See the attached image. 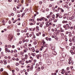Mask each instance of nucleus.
<instances>
[{
	"label": "nucleus",
	"mask_w": 75,
	"mask_h": 75,
	"mask_svg": "<svg viewBox=\"0 0 75 75\" xmlns=\"http://www.w3.org/2000/svg\"><path fill=\"white\" fill-rule=\"evenodd\" d=\"M63 27L64 28H65L66 30H67L68 29V27H69V25L68 24L64 25H63Z\"/></svg>",
	"instance_id": "nucleus-1"
},
{
	"label": "nucleus",
	"mask_w": 75,
	"mask_h": 75,
	"mask_svg": "<svg viewBox=\"0 0 75 75\" xmlns=\"http://www.w3.org/2000/svg\"><path fill=\"white\" fill-rule=\"evenodd\" d=\"M5 52H10V50H8L7 48H5Z\"/></svg>",
	"instance_id": "nucleus-2"
},
{
	"label": "nucleus",
	"mask_w": 75,
	"mask_h": 75,
	"mask_svg": "<svg viewBox=\"0 0 75 75\" xmlns=\"http://www.w3.org/2000/svg\"><path fill=\"white\" fill-rule=\"evenodd\" d=\"M60 58L61 61H64L65 60V58L64 57H61Z\"/></svg>",
	"instance_id": "nucleus-3"
},
{
	"label": "nucleus",
	"mask_w": 75,
	"mask_h": 75,
	"mask_svg": "<svg viewBox=\"0 0 75 75\" xmlns=\"http://www.w3.org/2000/svg\"><path fill=\"white\" fill-rule=\"evenodd\" d=\"M48 57V54H44L43 55V57H45L47 58V57Z\"/></svg>",
	"instance_id": "nucleus-4"
},
{
	"label": "nucleus",
	"mask_w": 75,
	"mask_h": 75,
	"mask_svg": "<svg viewBox=\"0 0 75 75\" xmlns=\"http://www.w3.org/2000/svg\"><path fill=\"white\" fill-rule=\"evenodd\" d=\"M52 54H53V55H57V52L55 51H53L52 52Z\"/></svg>",
	"instance_id": "nucleus-5"
},
{
	"label": "nucleus",
	"mask_w": 75,
	"mask_h": 75,
	"mask_svg": "<svg viewBox=\"0 0 75 75\" xmlns=\"http://www.w3.org/2000/svg\"><path fill=\"white\" fill-rule=\"evenodd\" d=\"M73 17H74V16H72L71 17H70L69 19L70 20H72V19H73Z\"/></svg>",
	"instance_id": "nucleus-6"
},
{
	"label": "nucleus",
	"mask_w": 75,
	"mask_h": 75,
	"mask_svg": "<svg viewBox=\"0 0 75 75\" xmlns=\"http://www.w3.org/2000/svg\"><path fill=\"white\" fill-rule=\"evenodd\" d=\"M25 59H26L27 58V57H28V56L27 55V54H25Z\"/></svg>",
	"instance_id": "nucleus-7"
},
{
	"label": "nucleus",
	"mask_w": 75,
	"mask_h": 75,
	"mask_svg": "<svg viewBox=\"0 0 75 75\" xmlns=\"http://www.w3.org/2000/svg\"><path fill=\"white\" fill-rule=\"evenodd\" d=\"M42 42L43 44H45V42L44 41V40H42Z\"/></svg>",
	"instance_id": "nucleus-8"
},
{
	"label": "nucleus",
	"mask_w": 75,
	"mask_h": 75,
	"mask_svg": "<svg viewBox=\"0 0 75 75\" xmlns=\"http://www.w3.org/2000/svg\"><path fill=\"white\" fill-rule=\"evenodd\" d=\"M35 52L36 53H38V52H40V51L38 50L37 49L36 50Z\"/></svg>",
	"instance_id": "nucleus-9"
},
{
	"label": "nucleus",
	"mask_w": 75,
	"mask_h": 75,
	"mask_svg": "<svg viewBox=\"0 0 75 75\" xmlns=\"http://www.w3.org/2000/svg\"><path fill=\"white\" fill-rule=\"evenodd\" d=\"M43 47H47V46L46 45H45V43H43Z\"/></svg>",
	"instance_id": "nucleus-10"
},
{
	"label": "nucleus",
	"mask_w": 75,
	"mask_h": 75,
	"mask_svg": "<svg viewBox=\"0 0 75 75\" xmlns=\"http://www.w3.org/2000/svg\"><path fill=\"white\" fill-rule=\"evenodd\" d=\"M4 69L3 68H1V69H0V71L1 72H3V71Z\"/></svg>",
	"instance_id": "nucleus-11"
},
{
	"label": "nucleus",
	"mask_w": 75,
	"mask_h": 75,
	"mask_svg": "<svg viewBox=\"0 0 75 75\" xmlns=\"http://www.w3.org/2000/svg\"><path fill=\"white\" fill-rule=\"evenodd\" d=\"M48 39H49L48 37H46L45 38V39L48 41Z\"/></svg>",
	"instance_id": "nucleus-12"
},
{
	"label": "nucleus",
	"mask_w": 75,
	"mask_h": 75,
	"mask_svg": "<svg viewBox=\"0 0 75 75\" xmlns=\"http://www.w3.org/2000/svg\"><path fill=\"white\" fill-rule=\"evenodd\" d=\"M20 55H23L24 54V52H21L20 53Z\"/></svg>",
	"instance_id": "nucleus-13"
},
{
	"label": "nucleus",
	"mask_w": 75,
	"mask_h": 75,
	"mask_svg": "<svg viewBox=\"0 0 75 75\" xmlns=\"http://www.w3.org/2000/svg\"><path fill=\"white\" fill-rule=\"evenodd\" d=\"M38 70L39 71H40L41 70V69L40 68V67H38Z\"/></svg>",
	"instance_id": "nucleus-14"
},
{
	"label": "nucleus",
	"mask_w": 75,
	"mask_h": 75,
	"mask_svg": "<svg viewBox=\"0 0 75 75\" xmlns=\"http://www.w3.org/2000/svg\"><path fill=\"white\" fill-rule=\"evenodd\" d=\"M41 19H42V20H43L45 19V18L44 17H42L41 18Z\"/></svg>",
	"instance_id": "nucleus-15"
},
{
	"label": "nucleus",
	"mask_w": 75,
	"mask_h": 75,
	"mask_svg": "<svg viewBox=\"0 0 75 75\" xmlns=\"http://www.w3.org/2000/svg\"><path fill=\"white\" fill-rule=\"evenodd\" d=\"M11 16H14V13H11Z\"/></svg>",
	"instance_id": "nucleus-16"
},
{
	"label": "nucleus",
	"mask_w": 75,
	"mask_h": 75,
	"mask_svg": "<svg viewBox=\"0 0 75 75\" xmlns=\"http://www.w3.org/2000/svg\"><path fill=\"white\" fill-rule=\"evenodd\" d=\"M19 65V63H17L16 64V66H18V65Z\"/></svg>",
	"instance_id": "nucleus-17"
},
{
	"label": "nucleus",
	"mask_w": 75,
	"mask_h": 75,
	"mask_svg": "<svg viewBox=\"0 0 75 75\" xmlns=\"http://www.w3.org/2000/svg\"><path fill=\"white\" fill-rule=\"evenodd\" d=\"M42 1H39V4H40L41 5V4H42Z\"/></svg>",
	"instance_id": "nucleus-18"
},
{
	"label": "nucleus",
	"mask_w": 75,
	"mask_h": 75,
	"mask_svg": "<svg viewBox=\"0 0 75 75\" xmlns=\"http://www.w3.org/2000/svg\"><path fill=\"white\" fill-rule=\"evenodd\" d=\"M18 6H19V7H20V6H21V4H18Z\"/></svg>",
	"instance_id": "nucleus-19"
},
{
	"label": "nucleus",
	"mask_w": 75,
	"mask_h": 75,
	"mask_svg": "<svg viewBox=\"0 0 75 75\" xmlns=\"http://www.w3.org/2000/svg\"><path fill=\"white\" fill-rule=\"evenodd\" d=\"M39 26L40 27H42V24H40Z\"/></svg>",
	"instance_id": "nucleus-20"
},
{
	"label": "nucleus",
	"mask_w": 75,
	"mask_h": 75,
	"mask_svg": "<svg viewBox=\"0 0 75 75\" xmlns=\"http://www.w3.org/2000/svg\"><path fill=\"white\" fill-rule=\"evenodd\" d=\"M0 63H1V64H3V60H0Z\"/></svg>",
	"instance_id": "nucleus-21"
},
{
	"label": "nucleus",
	"mask_w": 75,
	"mask_h": 75,
	"mask_svg": "<svg viewBox=\"0 0 75 75\" xmlns=\"http://www.w3.org/2000/svg\"><path fill=\"white\" fill-rule=\"evenodd\" d=\"M57 19L54 20V23H56V22H57Z\"/></svg>",
	"instance_id": "nucleus-22"
},
{
	"label": "nucleus",
	"mask_w": 75,
	"mask_h": 75,
	"mask_svg": "<svg viewBox=\"0 0 75 75\" xmlns=\"http://www.w3.org/2000/svg\"><path fill=\"white\" fill-rule=\"evenodd\" d=\"M64 7H68V5L65 4L64 6Z\"/></svg>",
	"instance_id": "nucleus-23"
},
{
	"label": "nucleus",
	"mask_w": 75,
	"mask_h": 75,
	"mask_svg": "<svg viewBox=\"0 0 75 75\" xmlns=\"http://www.w3.org/2000/svg\"><path fill=\"white\" fill-rule=\"evenodd\" d=\"M36 28L38 30V29L39 28V27L38 26H37L36 27Z\"/></svg>",
	"instance_id": "nucleus-24"
},
{
	"label": "nucleus",
	"mask_w": 75,
	"mask_h": 75,
	"mask_svg": "<svg viewBox=\"0 0 75 75\" xmlns=\"http://www.w3.org/2000/svg\"><path fill=\"white\" fill-rule=\"evenodd\" d=\"M61 35L62 36V37L64 36V34L63 33H62L61 34Z\"/></svg>",
	"instance_id": "nucleus-25"
},
{
	"label": "nucleus",
	"mask_w": 75,
	"mask_h": 75,
	"mask_svg": "<svg viewBox=\"0 0 75 75\" xmlns=\"http://www.w3.org/2000/svg\"><path fill=\"white\" fill-rule=\"evenodd\" d=\"M66 48L67 50H68V49H69V46H66Z\"/></svg>",
	"instance_id": "nucleus-26"
},
{
	"label": "nucleus",
	"mask_w": 75,
	"mask_h": 75,
	"mask_svg": "<svg viewBox=\"0 0 75 75\" xmlns=\"http://www.w3.org/2000/svg\"><path fill=\"white\" fill-rule=\"evenodd\" d=\"M41 48L42 49L40 50V51H42V49H43V48H44V47L43 46H42L41 47Z\"/></svg>",
	"instance_id": "nucleus-27"
},
{
	"label": "nucleus",
	"mask_w": 75,
	"mask_h": 75,
	"mask_svg": "<svg viewBox=\"0 0 75 75\" xmlns=\"http://www.w3.org/2000/svg\"><path fill=\"white\" fill-rule=\"evenodd\" d=\"M44 67H41V69L42 70L44 69Z\"/></svg>",
	"instance_id": "nucleus-28"
},
{
	"label": "nucleus",
	"mask_w": 75,
	"mask_h": 75,
	"mask_svg": "<svg viewBox=\"0 0 75 75\" xmlns=\"http://www.w3.org/2000/svg\"><path fill=\"white\" fill-rule=\"evenodd\" d=\"M8 46L9 48H11V46L10 45H9Z\"/></svg>",
	"instance_id": "nucleus-29"
},
{
	"label": "nucleus",
	"mask_w": 75,
	"mask_h": 75,
	"mask_svg": "<svg viewBox=\"0 0 75 75\" xmlns=\"http://www.w3.org/2000/svg\"><path fill=\"white\" fill-rule=\"evenodd\" d=\"M55 40H58V37L55 38H54Z\"/></svg>",
	"instance_id": "nucleus-30"
},
{
	"label": "nucleus",
	"mask_w": 75,
	"mask_h": 75,
	"mask_svg": "<svg viewBox=\"0 0 75 75\" xmlns=\"http://www.w3.org/2000/svg\"><path fill=\"white\" fill-rule=\"evenodd\" d=\"M52 18H54L55 17V15L53 14L52 15Z\"/></svg>",
	"instance_id": "nucleus-31"
},
{
	"label": "nucleus",
	"mask_w": 75,
	"mask_h": 75,
	"mask_svg": "<svg viewBox=\"0 0 75 75\" xmlns=\"http://www.w3.org/2000/svg\"><path fill=\"white\" fill-rule=\"evenodd\" d=\"M16 31L18 33V32H20V30L19 29H17L16 30Z\"/></svg>",
	"instance_id": "nucleus-32"
},
{
	"label": "nucleus",
	"mask_w": 75,
	"mask_h": 75,
	"mask_svg": "<svg viewBox=\"0 0 75 75\" xmlns=\"http://www.w3.org/2000/svg\"><path fill=\"white\" fill-rule=\"evenodd\" d=\"M14 52H15L16 53V52H17V51L16 50H14Z\"/></svg>",
	"instance_id": "nucleus-33"
},
{
	"label": "nucleus",
	"mask_w": 75,
	"mask_h": 75,
	"mask_svg": "<svg viewBox=\"0 0 75 75\" xmlns=\"http://www.w3.org/2000/svg\"><path fill=\"white\" fill-rule=\"evenodd\" d=\"M36 55V54L35 53H33V57H35V56Z\"/></svg>",
	"instance_id": "nucleus-34"
},
{
	"label": "nucleus",
	"mask_w": 75,
	"mask_h": 75,
	"mask_svg": "<svg viewBox=\"0 0 75 75\" xmlns=\"http://www.w3.org/2000/svg\"><path fill=\"white\" fill-rule=\"evenodd\" d=\"M67 70L68 71L69 70V67H68L67 68Z\"/></svg>",
	"instance_id": "nucleus-35"
},
{
	"label": "nucleus",
	"mask_w": 75,
	"mask_h": 75,
	"mask_svg": "<svg viewBox=\"0 0 75 75\" xmlns=\"http://www.w3.org/2000/svg\"><path fill=\"white\" fill-rule=\"evenodd\" d=\"M12 48H15V46H14V45H13L12 46Z\"/></svg>",
	"instance_id": "nucleus-36"
},
{
	"label": "nucleus",
	"mask_w": 75,
	"mask_h": 75,
	"mask_svg": "<svg viewBox=\"0 0 75 75\" xmlns=\"http://www.w3.org/2000/svg\"><path fill=\"white\" fill-rule=\"evenodd\" d=\"M17 16L18 17H20V14H18L17 15Z\"/></svg>",
	"instance_id": "nucleus-37"
},
{
	"label": "nucleus",
	"mask_w": 75,
	"mask_h": 75,
	"mask_svg": "<svg viewBox=\"0 0 75 75\" xmlns=\"http://www.w3.org/2000/svg\"><path fill=\"white\" fill-rule=\"evenodd\" d=\"M19 43L20 44H21V43H22V41H21V40L20 41H19Z\"/></svg>",
	"instance_id": "nucleus-38"
},
{
	"label": "nucleus",
	"mask_w": 75,
	"mask_h": 75,
	"mask_svg": "<svg viewBox=\"0 0 75 75\" xmlns=\"http://www.w3.org/2000/svg\"><path fill=\"white\" fill-rule=\"evenodd\" d=\"M69 45H70V46H72V43H69Z\"/></svg>",
	"instance_id": "nucleus-39"
},
{
	"label": "nucleus",
	"mask_w": 75,
	"mask_h": 75,
	"mask_svg": "<svg viewBox=\"0 0 75 75\" xmlns=\"http://www.w3.org/2000/svg\"><path fill=\"white\" fill-rule=\"evenodd\" d=\"M74 52H73V51H72L71 52V54L72 55H74Z\"/></svg>",
	"instance_id": "nucleus-40"
},
{
	"label": "nucleus",
	"mask_w": 75,
	"mask_h": 75,
	"mask_svg": "<svg viewBox=\"0 0 75 75\" xmlns=\"http://www.w3.org/2000/svg\"><path fill=\"white\" fill-rule=\"evenodd\" d=\"M14 11H16V8H13Z\"/></svg>",
	"instance_id": "nucleus-41"
},
{
	"label": "nucleus",
	"mask_w": 75,
	"mask_h": 75,
	"mask_svg": "<svg viewBox=\"0 0 75 75\" xmlns=\"http://www.w3.org/2000/svg\"><path fill=\"white\" fill-rule=\"evenodd\" d=\"M4 65H6V64H7V62H4Z\"/></svg>",
	"instance_id": "nucleus-42"
},
{
	"label": "nucleus",
	"mask_w": 75,
	"mask_h": 75,
	"mask_svg": "<svg viewBox=\"0 0 75 75\" xmlns=\"http://www.w3.org/2000/svg\"><path fill=\"white\" fill-rule=\"evenodd\" d=\"M51 31H52L54 32V29L52 28L51 29Z\"/></svg>",
	"instance_id": "nucleus-43"
},
{
	"label": "nucleus",
	"mask_w": 75,
	"mask_h": 75,
	"mask_svg": "<svg viewBox=\"0 0 75 75\" xmlns=\"http://www.w3.org/2000/svg\"><path fill=\"white\" fill-rule=\"evenodd\" d=\"M16 71H19V69H18V68H16Z\"/></svg>",
	"instance_id": "nucleus-44"
},
{
	"label": "nucleus",
	"mask_w": 75,
	"mask_h": 75,
	"mask_svg": "<svg viewBox=\"0 0 75 75\" xmlns=\"http://www.w3.org/2000/svg\"><path fill=\"white\" fill-rule=\"evenodd\" d=\"M64 31L62 29L60 30V32H64Z\"/></svg>",
	"instance_id": "nucleus-45"
},
{
	"label": "nucleus",
	"mask_w": 75,
	"mask_h": 75,
	"mask_svg": "<svg viewBox=\"0 0 75 75\" xmlns=\"http://www.w3.org/2000/svg\"><path fill=\"white\" fill-rule=\"evenodd\" d=\"M30 25H34L33 23H31L30 24Z\"/></svg>",
	"instance_id": "nucleus-46"
},
{
	"label": "nucleus",
	"mask_w": 75,
	"mask_h": 75,
	"mask_svg": "<svg viewBox=\"0 0 75 75\" xmlns=\"http://www.w3.org/2000/svg\"><path fill=\"white\" fill-rule=\"evenodd\" d=\"M30 59H32V60H33V58L32 57H30Z\"/></svg>",
	"instance_id": "nucleus-47"
},
{
	"label": "nucleus",
	"mask_w": 75,
	"mask_h": 75,
	"mask_svg": "<svg viewBox=\"0 0 75 75\" xmlns=\"http://www.w3.org/2000/svg\"><path fill=\"white\" fill-rule=\"evenodd\" d=\"M12 60H13V61H15V58L13 57L12 59Z\"/></svg>",
	"instance_id": "nucleus-48"
},
{
	"label": "nucleus",
	"mask_w": 75,
	"mask_h": 75,
	"mask_svg": "<svg viewBox=\"0 0 75 75\" xmlns=\"http://www.w3.org/2000/svg\"><path fill=\"white\" fill-rule=\"evenodd\" d=\"M24 31L25 33H26V32H27V29H25L24 30Z\"/></svg>",
	"instance_id": "nucleus-49"
},
{
	"label": "nucleus",
	"mask_w": 75,
	"mask_h": 75,
	"mask_svg": "<svg viewBox=\"0 0 75 75\" xmlns=\"http://www.w3.org/2000/svg\"><path fill=\"white\" fill-rule=\"evenodd\" d=\"M59 17L60 18H62V16H59Z\"/></svg>",
	"instance_id": "nucleus-50"
},
{
	"label": "nucleus",
	"mask_w": 75,
	"mask_h": 75,
	"mask_svg": "<svg viewBox=\"0 0 75 75\" xmlns=\"http://www.w3.org/2000/svg\"><path fill=\"white\" fill-rule=\"evenodd\" d=\"M15 57H17V54L16 53L15 54Z\"/></svg>",
	"instance_id": "nucleus-51"
},
{
	"label": "nucleus",
	"mask_w": 75,
	"mask_h": 75,
	"mask_svg": "<svg viewBox=\"0 0 75 75\" xmlns=\"http://www.w3.org/2000/svg\"><path fill=\"white\" fill-rule=\"evenodd\" d=\"M25 74L26 75H28V73H27V72H25Z\"/></svg>",
	"instance_id": "nucleus-52"
},
{
	"label": "nucleus",
	"mask_w": 75,
	"mask_h": 75,
	"mask_svg": "<svg viewBox=\"0 0 75 75\" xmlns=\"http://www.w3.org/2000/svg\"><path fill=\"white\" fill-rule=\"evenodd\" d=\"M65 41H67L68 39H67V38H65Z\"/></svg>",
	"instance_id": "nucleus-53"
},
{
	"label": "nucleus",
	"mask_w": 75,
	"mask_h": 75,
	"mask_svg": "<svg viewBox=\"0 0 75 75\" xmlns=\"http://www.w3.org/2000/svg\"><path fill=\"white\" fill-rule=\"evenodd\" d=\"M3 61L4 62H7V61L6 60H4Z\"/></svg>",
	"instance_id": "nucleus-54"
},
{
	"label": "nucleus",
	"mask_w": 75,
	"mask_h": 75,
	"mask_svg": "<svg viewBox=\"0 0 75 75\" xmlns=\"http://www.w3.org/2000/svg\"><path fill=\"white\" fill-rule=\"evenodd\" d=\"M11 21H8V23H9V24H11Z\"/></svg>",
	"instance_id": "nucleus-55"
},
{
	"label": "nucleus",
	"mask_w": 75,
	"mask_h": 75,
	"mask_svg": "<svg viewBox=\"0 0 75 75\" xmlns=\"http://www.w3.org/2000/svg\"><path fill=\"white\" fill-rule=\"evenodd\" d=\"M49 41H51L52 39L51 38H49Z\"/></svg>",
	"instance_id": "nucleus-56"
},
{
	"label": "nucleus",
	"mask_w": 75,
	"mask_h": 75,
	"mask_svg": "<svg viewBox=\"0 0 75 75\" xmlns=\"http://www.w3.org/2000/svg\"><path fill=\"white\" fill-rule=\"evenodd\" d=\"M52 10H55V8H54V7L52 8Z\"/></svg>",
	"instance_id": "nucleus-57"
},
{
	"label": "nucleus",
	"mask_w": 75,
	"mask_h": 75,
	"mask_svg": "<svg viewBox=\"0 0 75 75\" xmlns=\"http://www.w3.org/2000/svg\"><path fill=\"white\" fill-rule=\"evenodd\" d=\"M13 52H14V51H13V50H12L11 51V53H13Z\"/></svg>",
	"instance_id": "nucleus-58"
},
{
	"label": "nucleus",
	"mask_w": 75,
	"mask_h": 75,
	"mask_svg": "<svg viewBox=\"0 0 75 75\" xmlns=\"http://www.w3.org/2000/svg\"><path fill=\"white\" fill-rule=\"evenodd\" d=\"M46 17H47V18H50V16H47Z\"/></svg>",
	"instance_id": "nucleus-59"
},
{
	"label": "nucleus",
	"mask_w": 75,
	"mask_h": 75,
	"mask_svg": "<svg viewBox=\"0 0 75 75\" xmlns=\"http://www.w3.org/2000/svg\"><path fill=\"white\" fill-rule=\"evenodd\" d=\"M36 35L37 36H39V35H40V34H39L38 33H36Z\"/></svg>",
	"instance_id": "nucleus-60"
},
{
	"label": "nucleus",
	"mask_w": 75,
	"mask_h": 75,
	"mask_svg": "<svg viewBox=\"0 0 75 75\" xmlns=\"http://www.w3.org/2000/svg\"><path fill=\"white\" fill-rule=\"evenodd\" d=\"M31 0H29L28 1V3H31Z\"/></svg>",
	"instance_id": "nucleus-61"
},
{
	"label": "nucleus",
	"mask_w": 75,
	"mask_h": 75,
	"mask_svg": "<svg viewBox=\"0 0 75 75\" xmlns=\"http://www.w3.org/2000/svg\"><path fill=\"white\" fill-rule=\"evenodd\" d=\"M34 62H37V60H36V59H35L34 60Z\"/></svg>",
	"instance_id": "nucleus-62"
},
{
	"label": "nucleus",
	"mask_w": 75,
	"mask_h": 75,
	"mask_svg": "<svg viewBox=\"0 0 75 75\" xmlns=\"http://www.w3.org/2000/svg\"><path fill=\"white\" fill-rule=\"evenodd\" d=\"M65 71L64 69H63L62 70V72H64V71Z\"/></svg>",
	"instance_id": "nucleus-63"
},
{
	"label": "nucleus",
	"mask_w": 75,
	"mask_h": 75,
	"mask_svg": "<svg viewBox=\"0 0 75 75\" xmlns=\"http://www.w3.org/2000/svg\"><path fill=\"white\" fill-rule=\"evenodd\" d=\"M49 9H46V11H49Z\"/></svg>",
	"instance_id": "nucleus-64"
}]
</instances>
